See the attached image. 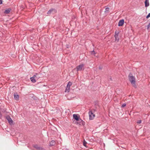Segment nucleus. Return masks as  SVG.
I'll use <instances>...</instances> for the list:
<instances>
[{"label": "nucleus", "instance_id": "1", "mask_svg": "<svg viewBox=\"0 0 150 150\" xmlns=\"http://www.w3.org/2000/svg\"><path fill=\"white\" fill-rule=\"evenodd\" d=\"M132 74L130 73L128 76V79L133 86L134 88H136L135 78L134 76H131Z\"/></svg>", "mask_w": 150, "mask_h": 150}, {"label": "nucleus", "instance_id": "2", "mask_svg": "<svg viewBox=\"0 0 150 150\" xmlns=\"http://www.w3.org/2000/svg\"><path fill=\"white\" fill-rule=\"evenodd\" d=\"M84 64H82L77 66L76 67L77 71H78L83 70L84 69Z\"/></svg>", "mask_w": 150, "mask_h": 150}, {"label": "nucleus", "instance_id": "3", "mask_svg": "<svg viewBox=\"0 0 150 150\" xmlns=\"http://www.w3.org/2000/svg\"><path fill=\"white\" fill-rule=\"evenodd\" d=\"M88 114L89 115L90 120H93L95 117V115L93 114V111L92 110H89L88 112Z\"/></svg>", "mask_w": 150, "mask_h": 150}, {"label": "nucleus", "instance_id": "4", "mask_svg": "<svg viewBox=\"0 0 150 150\" xmlns=\"http://www.w3.org/2000/svg\"><path fill=\"white\" fill-rule=\"evenodd\" d=\"M56 12V10L54 8H51L47 12V13L48 15H50L51 13L54 14Z\"/></svg>", "mask_w": 150, "mask_h": 150}, {"label": "nucleus", "instance_id": "5", "mask_svg": "<svg viewBox=\"0 0 150 150\" xmlns=\"http://www.w3.org/2000/svg\"><path fill=\"white\" fill-rule=\"evenodd\" d=\"M33 147L37 150H45V149L42 147L39 146L38 145L35 144L33 146Z\"/></svg>", "mask_w": 150, "mask_h": 150}, {"label": "nucleus", "instance_id": "6", "mask_svg": "<svg viewBox=\"0 0 150 150\" xmlns=\"http://www.w3.org/2000/svg\"><path fill=\"white\" fill-rule=\"evenodd\" d=\"M83 122V121L80 118H79L78 120H76V124L78 125H80Z\"/></svg>", "mask_w": 150, "mask_h": 150}, {"label": "nucleus", "instance_id": "7", "mask_svg": "<svg viewBox=\"0 0 150 150\" xmlns=\"http://www.w3.org/2000/svg\"><path fill=\"white\" fill-rule=\"evenodd\" d=\"M6 119L10 124H12L13 123V121L10 116H8L6 117Z\"/></svg>", "mask_w": 150, "mask_h": 150}, {"label": "nucleus", "instance_id": "8", "mask_svg": "<svg viewBox=\"0 0 150 150\" xmlns=\"http://www.w3.org/2000/svg\"><path fill=\"white\" fill-rule=\"evenodd\" d=\"M124 20L123 19L120 20L118 23V26H122L124 23Z\"/></svg>", "mask_w": 150, "mask_h": 150}, {"label": "nucleus", "instance_id": "9", "mask_svg": "<svg viewBox=\"0 0 150 150\" xmlns=\"http://www.w3.org/2000/svg\"><path fill=\"white\" fill-rule=\"evenodd\" d=\"M73 118L76 120H77L79 118V117L76 114H74L73 115Z\"/></svg>", "mask_w": 150, "mask_h": 150}, {"label": "nucleus", "instance_id": "10", "mask_svg": "<svg viewBox=\"0 0 150 150\" xmlns=\"http://www.w3.org/2000/svg\"><path fill=\"white\" fill-rule=\"evenodd\" d=\"M145 6L147 7L149 6V0H146L145 2Z\"/></svg>", "mask_w": 150, "mask_h": 150}, {"label": "nucleus", "instance_id": "11", "mask_svg": "<svg viewBox=\"0 0 150 150\" xmlns=\"http://www.w3.org/2000/svg\"><path fill=\"white\" fill-rule=\"evenodd\" d=\"M11 10V9L10 8H8V9H6L4 13L6 14H8L10 13Z\"/></svg>", "mask_w": 150, "mask_h": 150}, {"label": "nucleus", "instance_id": "12", "mask_svg": "<svg viewBox=\"0 0 150 150\" xmlns=\"http://www.w3.org/2000/svg\"><path fill=\"white\" fill-rule=\"evenodd\" d=\"M55 144V141L54 140H52L50 142V146H52L54 145Z\"/></svg>", "mask_w": 150, "mask_h": 150}, {"label": "nucleus", "instance_id": "13", "mask_svg": "<svg viewBox=\"0 0 150 150\" xmlns=\"http://www.w3.org/2000/svg\"><path fill=\"white\" fill-rule=\"evenodd\" d=\"M14 99L17 100H18L19 99V96L18 94H14Z\"/></svg>", "mask_w": 150, "mask_h": 150}, {"label": "nucleus", "instance_id": "14", "mask_svg": "<svg viewBox=\"0 0 150 150\" xmlns=\"http://www.w3.org/2000/svg\"><path fill=\"white\" fill-rule=\"evenodd\" d=\"M30 79L31 81L33 83H35L36 81L35 80L34 77H31L30 78Z\"/></svg>", "mask_w": 150, "mask_h": 150}, {"label": "nucleus", "instance_id": "15", "mask_svg": "<svg viewBox=\"0 0 150 150\" xmlns=\"http://www.w3.org/2000/svg\"><path fill=\"white\" fill-rule=\"evenodd\" d=\"M114 37H115V41L117 42H118L119 39L118 37V36L115 35Z\"/></svg>", "mask_w": 150, "mask_h": 150}, {"label": "nucleus", "instance_id": "16", "mask_svg": "<svg viewBox=\"0 0 150 150\" xmlns=\"http://www.w3.org/2000/svg\"><path fill=\"white\" fill-rule=\"evenodd\" d=\"M70 89V88L69 87L67 86L65 90V92H68L69 91Z\"/></svg>", "mask_w": 150, "mask_h": 150}, {"label": "nucleus", "instance_id": "17", "mask_svg": "<svg viewBox=\"0 0 150 150\" xmlns=\"http://www.w3.org/2000/svg\"><path fill=\"white\" fill-rule=\"evenodd\" d=\"M72 84V83L70 81H69L68 82L67 86L69 87L70 88V86H71Z\"/></svg>", "mask_w": 150, "mask_h": 150}, {"label": "nucleus", "instance_id": "18", "mask_svg": "<svg viewBox=\"0 0 150 150\" xmlns=\"http://www.w3.org/2000/svg\"><path fill=\"white\" fill-rule=\"evenodd\" d=\"M87 142L85 141V140L84 139L83 141V145L85 147H86V144H87Z\"/></svg>", "mask_w": 150, "mask_h": 150}, {"label": "nucleus", "instance_id": "19", "mask_svg": "<svg viewBox=\"0 0 150 150\" xmlns=\"http://www.w3.org/2000/svg\"><path fill=\"white\" fill-rule=\"evenodd\" d=\"M119 33V32L118 31H115V35H117L118 36Z\"/></svg>", "mask_w": 150, "mask_h": 150}, {"label": "nucleus", "instance_id": "20", "mask_svg": "<svg viewBox=\"0 0 150 150\" xmlns=\"http://www.w3.org/2000/svg\"><path fill=\"white\" fill-rule=\"evenodd\" d=\"M150 17V13H149L146 16V18L147 19L148 18Z\"/></svg>", "mask_w": 150, "mask_h": 150}, {"label": "nucleus", "instance_id": "21", "mask_svg": "<svg viewBox=\"0 0 150 150\" xmlns=\"http://www.w3.org/2000/svg\"><path fill=\"white\" fill-rule=\"evenodd\" d=\"M109 10V8H106L105 9V12H107Z\"/></svg>", "mask_w": 150, "mask_h": 150}, {"label": "nucleus", "instance_id": "22", "mask_svg": "<svg viewBox=\"0 0 150 150\" xmlns=\"http://www.w3.org/2000/svg\"><path fill=\"white\" fill-rule=\"evenodd\" d=\"M141 120H138L137 121V123L138 124H140L141 123Z\"/></svg>", "mask_w": 150, "mask_h": 150}, {"label": "nucleus", "instance_id": "23", "mask_svg": "<svg viewBox=\"0 0 150 150\" xmlns=\"http://www.w3.org/2000/svg\"><path fill=\"white\" fill-rule=\"evenodd\" d=\"M126 105V104L125 103H124L122 104L121 105V107L123 108L125 107Z\"/></svg>", "mask_w": 150, "mask_h": 150}, {"label": "nucleus", "instance_id": "24", "mask_svg": "<svg viewBox=\"0 0 150 150\" xmlns=\"http://www.w3.org/2000/svg\"><path fill=\"white\" fill-rule=\"evenodd\" d=\"M91 53L92 54H95V52L94 50L91 52Z\"/></svg>", "mask_w": 150, "mask_h": 150}, {"label": "nucleus", "instance_id": "25", "mask_svg": "<svg viewBox=\"0 0 150 150\" xmlns=\"http://www.w3.org/2000/svg\"><path fill=\"white\" fill-rule=\"evenodd\" d=\"M66 47L67 48H69L70 47V46H69V45H66Z\"/></svg>", "mask_w": 150, "mask_h": 150}, {"label": "nucleus", "instance_id": "26", "mask_svg": "<svg viewBox=\"0 0 150 150\" xmlns=\"http://www.w3.org/2000/svg\"><path fill=\"white\" fill-rule=\"evenodd\" d=\"M150 27V23H149V25H147V29L148 28Z\"/></svg>", "mask_w": 150, "mask_h": 150}, {"label": "nucleus", "instance_id": "27", "mask_svg": "<svg viewBox=\"0 0 150 150\" xmlns=\"http://www.w3.org/2000/svg\"><path fill=\"white\" fill-rule=\"evenodd\" d=\"M2 116V114L1 112L0 111V117H1Z\"/></svg>", "mask_w": 150, "mask_h": 150}, {"label": "nucleus", "instance_id": "28", "mask_svg": "<svg viewBox=\"0 0 150 150\" xmlns=\"http://www.w3.org/2000/svg\"><path fill=\"white\" fill-rule=\"evenodd\" d=\"M2 4V0H0V4Z\"/></svg>", "mask_w": 150, "mask_h": 150}, {"label": "nucleus", "instance_id": "29", "mask_svg": "<svg viewBox=\"0 0 150 150\" xmlns=\"http://www.w3.org/2000/svg\"><path fill=\"white\" fill-rule=\"evenodd\" d=\"M99 69H102V67H99Z\"/></svg>", "mask_w": 150, "mask_h": 150}, {"label": "nucleus", "instance_id": "30", "mask_svg": "<svg viewBox=\"0 0 150 150\" xmlns=\"http://www.w3.org/2000/svg\"><path fill=\"white\" fill-rule=\"evenodd\" d=\"M35 76H36L35 75H34V76H33V77H34L35 78Z\"/></svg>", "mask_w": 150, "mask_h": 150}, {"label": "nucleus", "instance_id": "31", "mask_svg": "<svg viewBox=\"0 0 150 150\" xmlns=\"http://www.w3.org/2000/svg\"><path fill=\"white\" fill-rule=\"evenodd\" d=\"M95 111V109H94V110H93V111Z\"/></svg>", "mask_w": 150, "mask_h": 150}, {"label": "nucleus", "instance_id": "32", "mask_svg": "<svg viewBox=\"0 0 150 150\" xmlns=\"http://www.w3.org/2000/svg\"><path fill=\"white\" fill-rule=\"evenodd\" d=\"M110 80H111V78H110Z\"/></svg>", "mask_w": 150, "mask_h": 150}]
</instances>
